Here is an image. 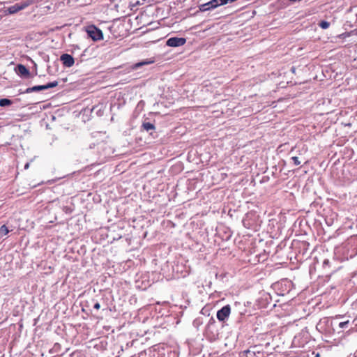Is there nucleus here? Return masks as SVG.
<instances>
[{"mask_svg":"<svg viewBox=\"0 0 357 357\" xmlns=\"http://www.w3.org/2000/svg\"><path fill=\"white\" fill-rule=\"evenodd\" d=\"M85 31L88 36L94 42L103 40V33L100 29L94 24H91L85 27Z\"/></svg>","mask_w":357,"mask_h":357,"instance_id":"f257e3e1","label":"nucleus"},{"mask_svg":"<svg viewBox=\"0 0 357 357\" xmlns=\"http://www.w3.org/2000/svg\"><path fill=\"white\" fill-rule=\"evenodd\" d=\"M29 3L27 1L20 2L15 3V5L8 7L6 10V14L13 15L18 13L19 11L25 9L29 6Z\"/></svg>","mask_w":357,"mask_h":357,"instance_id":"f03ea898","label":"nucleus"},{"mask_svg":"<svg viewBox=\"0 0 357 357\" xmlns=\"http://www.w3.org/2000/svg\"><path fill=\"white\" fill-rule=\"evenodd\" d=\"M58 84H59V82L58 81H54V82L47 83L45 85H38V86H34L33 87L27 88L26 89L25 92L27 93H32V92H36V91H42V90H45V89H50V88L56 87V86H58Z\"/></svg>","mask_w":357,"mask_h":357,"instance_id":"7ed1b4c3","label":"nucleus"},{"mask_svg":"<svg viewBox=\"0 0 357 357\" xmlns=\"http://www.w3.org/2000/svg\"><path fill=\"white\" fill-rule=\"evenodd\" d=\"M260 349V347L255 345L250 347V349L244 351L243 353L246 357H264V353Z\"/></svg>","mask_w":357,"mask_h":357,"instance_id":"20e7f679","label":"nucleus"},{"mask_svg":"<svg viewBox=\"0 0 357 357\" xmlns=\"http://www.w3.org/2000/svg\"><path fill=\"white\" fill-rule=\"evenodd\" d=\"M186 43V39L184 38L172 37L169 38L166 45L169 47H180L184 45Z\"/></svg>","mask_w":357,"mask_h":357,"instance_id":"39448f33","label":"nucleus"},{"mask_svg":"<svg viewBox=\"0 0 357 357\" xmlns=\"http://www.w3.org/2000/svg\"><path fill=\"white\" fill-rule=\"evenodd\" d=\"M231 307L229 305L222 307L217 312V318L220 321H224L230 314Z\"/></svg>","mask_w":357,"mask_h":357,"instance_id":"423d86ee","label":"nucleus"},{"mask_svg":"<svg viewBox=\"0 0 357 357\" xmlns=\"http://www.w3.org/2000/svg\"><path fill=\"white\" fill-rule=\"evenodd\" d=\"M60 61L62 62V64L67 68L72 67L75 63L73 56L68 54H63L60 56Z\"/></svg>","mask_w":357,"mask_h":357,"instance_id":"0eeeda50","label":"nucleus"},{"mask_svg":"<svg viewBox=\"0 0 357 357\" xmlns=\"http://www.w3.org/2000/svg\"><path fill=\"white\" fill-rule=\"evenodd\" d=\"M17 73L24 77H29L30 71L23 64H18L16 68Z\"/></svg>","mask_w":357,"mask_h":357,"instance_id":"6e6552de","label":"nucleus"},{"mask_svg":"<svg viewBox=\"0 0 357 357\" xmlns=\"http://www.w3.org/2000/svg\"><path fill=\"white\" fill-rule=\"evenodd\" d=\"M142 127L143 128V129L144 130H146V131H149V130H155V126L150 123V122H144L142 123Z\"/></svg>","mask_w":357,"mask_h":357,"instance_id":"1a4fd4ad","label":"nucleus"},{"mask_svg":"<svg viewBox=\"0 0 357 357\" xmlns=\"http://www.w3.org/2000/svg\"><path fill=\"white\" fill-rule=\"evenodd\" d=\"M212 4H213V6L215 8L218 6L227 4V1H225V0H212Z\"/></svg>","mask_w":357,"mask_h":357,"instance_id":"9d476101","label":"nucleus"},{"mask_svg":"<svg viewBox=\"0 0 357 357\" xmlns=\"http://www.w3.org/2000/svg\"><path fill=\"white\" fill-rule=\"evenodd\" d=\"M11 104H12V101L10 99L2 98L0 100V106L1 107L9 106Z\"/></svg>","mask_w":357,"mask_h":357,"instance_id":"9b49d317","label":"nucleus"},{"mask_svg":"<svg viewBox=\"0 0 357 357\" xmlns=\"http://www.w3.org/2000/svg\"><path fill=\"white\" fill-rule=\"evenodd\" d=\"M8 232H9V230H8V227L5 225H2L0 227V234L1 235H6V234H8Z\"/></svg>","mask_w":357,"mask_h":357,"instance_id":"f8f14e48","label":"nucleus"},{"mask_svg":"<svg viewBox=\"0 0 357 357\" xmlns=\"http://www.w3.org/2000/svg\"><path fill=\"white\" fill-rule=\"evenodd\" d=\"M319 25L321 29H326L329 27L330 23L326 21H321Z\"/></svg>","mask_w":357,"mask_h":357,"instance_id":"ddd939ff","label":"nucleus"},{"mask_svg":"<svg viewBox=\"0 0 357 357\" xmlns=\"http://www.w3.org/2000/svg\"><path fill=\"white\" fill-rule=\"evenodd\" d=\"M211 7H209V6L207 4V3H204V4H202V5H200V6H199V10H200L201 11H203V12H204V11L209 10H211Z\"/></svg>","mask_w":357,"mask_h":357,"instance_id":"4468645a","label":"nucleus"},{"mask_svg":"<svg viewBox=\"0 0 357 357\" xmlns=\"http://www.w3.org/2000/svg\"><path fill=\"white\" fill-rule=\"evenodd\" d=\"M211 7H209V6L207 4V3H204V4H202V5H200V6H199V10H200L201 11H203V12H204V11L209 10H211Z\"/></svg>","mask_w":357,"mask_h":357,"instance_id":"2eb2a0df","label":"nucleus"},{"mask_svg":"<svg viewBox=\"0 0 357 357\" xmlns=\"http://www.w3.org/2000/svg\"><path fill=\"white\" fill-rule=\"evenodd\" d=\"M352 32L353 31H349V32L342 33V34L339 35V38H346L350 37L351 36V34H352Z\"/></svg>","mask_w":357,"mask_h":357,"instance_id":"dca6fc26","label":"nucleus"},{"mask_svg":"<svg viewBox=\"0 0 357 357\" xmlns=\"http://www.w3.org/2000/svg\"><path fill=\"white\" fill-rule=\"evenodd\" d=\"M291 160H293L294 162V164L295 165H299L301 164V162L300 160H298V158L296 157V156H294L291 158Z\"/></svg>","mask_w":357,"mask_h":357,"instance_id":"f3484780","label":"nucleus"},{"mask_svg":"<svg viewBox=\"0 0 357 357\" xmlns=\"http://www.w3.org/2000/svg\"><path fill=\"white\" fill-rule=\"evenodd\" d=\"M348 324H349V321H342L339 324V326H340V328H343L346 327Z\"/></svg>","mask_w":357,"mask_h":357,"instance_id":"a211bd4d","label":"nucleus"},{"mask_svg":"<svg viewBox=\"0 0 357 357\" xmlns=\"http://www.w3.org/2000/svg\"><path fill=\"white\" fill-rule=\"evenodd\" d=\"M93 307H94L95 309H96V310H99V309H100V303H95V305H94Z\"/></svg>","mask_w":357,"mask_h":357,"instance_id":"6ab92c4d","label":"nucleus"},{"mask_svg":"<svg viewBox=\"0 0 357 357\" xmlns=\"http://www.w3.org/2000/svg\"><path fill=\"white\" fill-rule=\"evenodd\" d=\"M207 4L211 7V9L215 8L213 4H212V0L207 3Z\"/></svg>","mask_w":357,"mask_h":357,"instance_id":"aec40b11","label":"nucleus"},{"mask_svg":"<svg viewBox=\"0 0 357 357\" xmlns=\"http://www.w3.org/2000/svg\"><path fill=\"white\" fill-rule=\"evenodd\" d=\"M29 167V163H26L25 165H24V169H28Z\"/></svg>","mask_w":357,"mask_h":357,"instance_id":"412c9836","label":"nucleus"},{"mask_svg":"<svg viewBox=\"0 0 357 357\" xmlns=\"http://www.w3.org/2000/svg\"><path fill=\"white\" fill-rule=\"evenodd\" d=\"M144 64V63H139L137 64H136L137 66H141Z\"/></svg>","mask_w":357,"mask_h":357,"instance_id":"4be33fe9","label":"nucleus"}]
</instances>
